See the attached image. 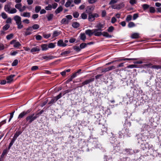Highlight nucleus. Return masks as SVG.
Masks as SVG:
<instances>
[{
    "label": "nucleus",
    "mask_w": 161,
    "mask_h": 161,
    "mask_svg": "<svg viewBox=\"0 0 161 161\" xmlns=\"http://www.w3.org/2000/svg\"><path fill=\"white\" fill-rule=\"evenodd\" d=\"M12 3L10 2L7 3L5 5L4 7V10L7 12H8L9 14H13L16 13L17 12V10L15 8H12L10 9L11 8V5Z\"/></svg>",
    "instance_id": "1"
},
{
    "label": "nucleus",
    "mask_w": 161,
    "mask_h": 161,
    "mask_svg": "<svg viewBox=\"0 0 161 161\" xmlns=\"http://www.w3.org/2000/svg\"><path fill=\"white\" fill-rule=\"evenodd\" d=\"M105 26V23L104 22H99L97 24L96 27L97 29H95V30H97V33L95 34V36H101V31H102V29Z\"/></svg>",
    "instance_id": "2"
},
{
    "label": "nucleus",
    "mask_w": 161,
    "mask_h": 161,
    "mask_svg": "<svg viewBox=\"0 0 161 161\" xmlns=\"http://www.w3.org/2000/svg\"><path fill=\"white\" fill-rule=\"evenodd\" d=\"M21 19V18L18 15H15L14 17V19L17 25V27L19 29H21L23 27V25L22 24Z\"/></svg>",
    "instance_id": "3"
},
{
    "label": "nucleus",
    "mask_w": 161,
    "mask_h": 161,
    "mask_svg": "<svg viewBox=\"0 0 161 161\" xmlns=\"http://www.w3.org/2000/svg\"><path fill=\"white\" fill-rule=\"evenodd\" d=\"M99 16V14L97 13L89 14L88 15V19L90 22H92L95 20L96 18H98Z\"/></svg>",
    "instance_id": "4"
},
{
    "label": "nucleus",
    "mask_w": 161,
    "mask_h": 161,
    "mask_svg": "<svg viewBox=\"0 0 161 161\" xmlns=\"http://www.w3.org/2000/svg\"><path fill=\"white\" fill-rule=\"evenodd\" d=\"M10 44H13L14 47L17 48H19V47L21 46V44L18 42H16L15 40H13L10 42Z\"/></svg>",
    "instance_id": "5"
},
{
    "label": "nucleus",
    "mask_w": 161,
    "mask_h": 161,
    "mask_svg": "<svg viewBox=\"0 0 161 161\" xmlns=\"http://www.w3.org/2000/svg\"><path fill=\"white\" fill-rule=\"evenodd\" d=\"M97 30H95V29L92 30L88 29L85 31V33L89 36H92L93 34L95 36V34L97 33Z\"/></svg>",
    "instance_id": "6"
},
{
    "label": "nucleus",
    "mask_w": 161,
    "mask_h": 161,
    "mask_svg": "<svg viewBox=\"0 0 161 161\" xmlns=\"http://www.w3.org/2000/svg\"><path fill=\"white\" fill-rule=\"evenodd\" d=\"M34 114H31L26 118V121H28L29 123H32L34 120L36 119V117H34Z\"/></svg>",
    "instance_id": "7"
},
{
    "label": "nucleus",
    "mask_w": 161,
    "mask_h": 161,
    "mask_svg": "<svg viewBox=\"0 0 161 161\" xmlns=\"http://www.w3.org/2000/svg\"><path fill=\"white\" fill-rule=\"evenodd\" d=\"M30 111L31 110L30 109L26 111H23L19 115L18 117V118L21 119L25 115L29 114L30 112Z\"/></svg>",
    "instance_id": "8"
},
{
    "label": "nucleus",
    "mask_w": 161,
    "mask_h": 161,
    "mask_svg": "<svg viewBox=\"0 0 161 161\" xmlns=\"http://www.w3.org/2000/svg\"><path fill=\"white\" fill-rule=\"evenodd\" d=\"M94 8L92 6H88L87 7L86 9V12L89 14H92V12L93 11Z\"/></svg>",
    "instance_id": "9"
},
{
    "label": "nucleus",
    "mask_w": 161,
    "mask_h": 161,
    "mask_svg": "<svg viewBox=\"0 0 161 161\" xmlns=\"http://www.w3.org/2000/svg\"><path fill=\"white\" fill-rule=\"evenodd\" d=\"M15 76L14 75H11L8 76L6 78L7 82L9 83L12 81L13 80V78Z\"/></svg>",
    "instance_id": "10"
},
{
    "label": "nucleus",
    "mask_w": 161,
    "mask_h": 161,
    "mask_svg": "<svg viewBox=\"0 0 161 161\" xmlns=\"http://www.w3.org/2000/svg\"><path fill=\"white\" fill-rule=\"evenodd\" d=\"M94 80L95 78H91L90 79L86 80H85L84 81L82 82V84L83 85H87L94 81Z\"/></svg>",
    "instance_id": "11"
},
{
    "label": "nucleus",
    "mask_w": 161,
    "mask_h": 161,
    "mask_svg": "<svg viewBox=\"0 0 161 161\" xmlns=\"http://www.w3.org/2000/svg\"><path fill=\"white\" fill-rule=\"evenodd\" d=\"M32 29L31 27H29L26 29V31L25 32V35L27 36L31 34L32 33Z\"/></svg>",
    "instance_id": "12"
},
{
    "label": "nucleus",
    "mask_w": 161,
    "mask_h": 161,
    "mask_svg": "<svg viewBox=\"0 0 161 161\" xmlns=\"http://www.w3.org/2000/svg\"><path fill=\"white\" fill-rule=\"evenodd\" d=\"M137 58H122L120 59L117 60V61H118V62H120L122 61L137 60Z\"/></svg>",
    "instance_id": "13"
},
{
    "label": "nucleus",
    "mask_w": 161,
    "mask_h": 161,
    "mask_svg": "<svg viewBox=\"0 0 161 161\" xmlns=\"http://www.w3.org/2000/svg\"><path fill=\"white\" fill-rule=\"evenodd\" d=\"M58 45L60 47H65L66 46V44L63 42L62 40H60L58 42Z\"/></svg>",
    "instance_id": "14"
},
{
    "label": "nucleus",
    "mask_w": 161,
    "mask_h": 161,
    "mask_svg": "<svg viewBox=\"0 0 161 161\" xmlns=\"http://www.w3.org/2000/svg\"><path fill=\"white\" fill-rule=\"evenodd\" d=\"M20 15L22 16L26 17H30V13L29 12H25L20 14Z\"/></svg>",
    "instance_id": "15"
},
{
    "label": "nucleus",
    "mask_w": 161,
    "mask_h": 161,
    "mask_svg": "<svg viewBox=\"0 0 161 161\" xmlns=\"http://www.w3.org/2000/svg\"><path fill=\"white\" fill-rule=\"evenodd\" d=\"M40 51V49L39 47L37 46L36 47H34L32 48L31 49V52L33 53H35V52H38Z\"/></svg>",
    "instance_id": "16"
},
{
    "label": "nucleus",
    "mask_w": 161,
    "mask_h": 161,
    "mask_svg": "<svg viewBox=\"0 0 161 161\" xmlns=\"http://www.w3.org/2000/svg\"><path fill=\"white\" fill-rule=\"evenodd\" d=\"M22 132L21 131H17L14 134L13 137L14 139H16L22 133Z\"/></svg>",
    "instance_id": "17"
},
{
    "label": "nucleus",
    "mask_w": 161,
    "mask_h": 161,
    "mask_svg": "<svg viewBox=\"0 0 161 161\" xmlns=\"http://www.w3.org/2000/svg\"><path fill=\"white\" fill-rule=\"evenodd\" d=\"M101 35H102L103 36L107 37H109V38L112 37V36L110 35H109L107 32H101Z\"/></svg>",
    "instance_id": "18"
},
{
    "label": "nucleus",
    "mask_w": 161,
    "mask_h": 161,
    "mask_svg": "<svg viewBox=\"0 0 161 161\" xmlns=\"http://www.w3.org/2000/svg\"><path fill=\"white\" fill-rule=\"evenodd\" d=\"M60 33L58 31H54L52 35V37L53 38L58 36V35L60 34Z\"/></svg>",
    "instance_id": "19"
},
{
    "label": "nucleus",
    "mask_w": 161,
    "mask_h": 161,
    "mask_svg": "<svg viewBox=\"0 0 161 161\" xmlns=\"http://www.w3.org/2000/svg\"><path fill=\"white\" fill-rule=\"evenodd\" d=\"M152 64L151 63L144 64L142 65V67L145 68H151Z\"/></svg>",
    "instance_id": "20"
},
{
    "label": "nucleus",
    "mask_w": 161,
    "mask_h": 161,
    "mask_svg": "<svg viewBox=\"0 0 161 161\" xmlns=\"http://www.w3.org/2000/svg\"><path fill=\"white\" fill-rule=\"evenodd\" d=\"M42 58L43 59H52L55 58V57L52 56H47L46 55L42 56Z\"/></svg>",
    "instance_id": "21"
},
{
    "label": "nucleus",
    "mask_w": 161,
    "mask_h": 161,
    "mask_svg": "<svg viewBox=\"0 0 161 161\" xmlns=\"http://www.w3.org/2000/svg\"><path fill=\"white\" fill-rule=\"evenodd\" d=\"M42 50L43 51H46L48 49V46L46 44H43L41 45Z\"/></svg>",
    "instance_id": "22"
},
{
    "label": "nucleus",
    "mask_w": 161,
    "mask_h": 161,
    "mask_svg": "<svg viewBox=\"0 0 161 161\" xmlns=\"http://www.w3.org/2000/svg\"><path fill=\"white\" fill-rule=\"evenodd\" d=\"M63 10V8L61 6L59 7L55 11V13L56 14L59 13L62 11Z\"/></svg>",
    "instance_id": "23"
},
{
    "label": "nucleus",
    "mask_w": 161,
    "mask_h": 161,
    "mask_svg": "<svg viewBox=\"0 0 161 161\" xmlns=\"http://www.w3.org/2000/svg\"><path fill=\"white\" fill-rule=\"evenodd\" d=\"M73 1V0H68V1L66 2L65 4V6L66 7H69Z\"/></svg>",
    "instance_id": "24"
},
{
    "label": "nucleus",
    "mask_w": 161,
    "mask_h": 161,
    "mask_svg": "<svg viewBox=\"0 0 161 161\" xmlns=\"http://www.w3.org/2000/svg\"><path fill=\"white\" fill-rule=\"evenodd\" d=\"M131 37L132 38H137L139 37V34L138 33H134L132 34Z\"/></svg>",
    "instance_id": "25"
},
{
    "label": "nucleus",
    "mask_w": 161,
    "mask_h": 161,
    "mask_svg": "<svg viewBox=\"0 0 161 161\" xmlns=\"http://www.w3.org/2000/svg\"><path fill=\"white\" fill-rule=\"evenodd\" d=\"M79 26L80 24L77 22H74L73 23L72 25V26L75 28H77Z\"/></svg>",
    "instance_id": "26"
},
{
    "label": "nucleus",
    "mask_w": 161,
    "mask_h": 161,
    "mask_svg": "<svg viewBox=\"0 0 161 161\" xmlns=\"http://www.w3.org/2000/svg\"><path fill=\"white\" fill-rule=\"evenodd\" d=\"M70 71V69H68L67 70H65L64 71L61 72L60 74L62 75V76H64L66 75V72H69Z\"/></svg>",
    "instance_id": "27"
},
{
    "label": "nucleus",
    "mask_w": 161,
    "mask_h": 161,
    "mask_svg": "<svg viewBox=\"0 0 161 161\" xmlns=\"http://www.w3.org/2000/svg\"><path fill=\"white\" fill-rule=\"evenodd\" d=\"M22 7V4L21 3H17L16 4L15 6V8L18 9L20 12V10L21 9V7Z\"/></svg>",
    "instance_id": "28"
},
{
    "label": "nucleus",
    "mask_w": 161,
    "mask_h": 161,
    "mask_svg": "<svg viewBox=\"0 0 161 161\" xmlns=\"http://www.w3.org/2000/svg\"><path fill=\"white\" fill-rule=\"evenodd\" d=\"M86 36L84 33H81L80 34V39L83 40L85 41L86 39Z\"/></svg>",
    "instance_id": "29"
},
{
    "label": "nucleus",
    "mask_w": 161,
    "mask_h": 161,
    "mask_svg": "<svg viewBox=\"0 0 161 161\" xmlns=\"http://www.w3.org/2000/svg\"><path fill=\"white\" fill-rule=\"evenodd\" d=\"M87 45V44L86 43H81L80 45V49H83L85 48Z\"/></svg>",
    "instance_id": "30"
},
{
    "label": "nucleus",
    "mask_w": 161,
    "mask_h": 161,
    "mask_svg": "<svg viewBox=\"0 0 161 161\" xmlns=\"http://www.w3.org/2000/svg\"><path fill=\"white\" fill-rule=\"evenodd\" d=\"M69 22V20L66 18H64L62 19L61 23L62 24H68Z\"/></svg>",
    "instance_id": "31"
},
{
    "label": "nucleus",
    "mask_w": 161,
    "mask_h": 161,
    "mask_svg": "<svg viewBox=\"0 0 161 161\" xmlns=\"http://www.w3.org/2000/svg\"><path fill=\"white\" fill-rule=\"evenodd\" d=\"M40 27L39 25L38 24H35L33 25L31 27L33 30H36L38 29Z\"/></svg>",
    "instance_id": "32"
},
{
    "label": "nucleus",
    "mask_w": 161,
    "mask_h": 161,
    "mask_svg": "<svg viewBox=\"0 0 161 161\" xmlns=\"http://www.w3.org/2000/svg\"><path fill=\"white\" fill-rule=\"evenodd\" d=\"M73 49L77 52H79L81 51L80 47L76 46H74L73 47Z\"/></svg>",
    "instance_id": "33"
},
{
    "label": "nucleus",
    "mask_w": 161,
    "mask_h": 161,
    "mask_svg": "<svg viewBox=\"0 0 161 161\" xmlns=\"http://www.w3.org/2000/svg\"><path fill=\"white\" fill-rule=\"evenodd\" d=\"M8 152V150L7 149H4L1 155V157L3 158L5 155H6Z\"/></svg>",
    "instance_id": "34"
},
{
    "label": "nucleus",
    "mask_w": 161,
    "mask_h": 161,
    "mask_svg": "<svg viewBox=\"0 0 161 161\" xmlns=\"http://www.w3.org/2000/svg\"><path fill=\"white\" fill-rule=\"evenodd\" d=\"M136 68H137V66L135 64L130 65L127 66V68L128 69H132Z\"/></svg>",
    "instance_id": "35"
},
{
    "label": "nucleus",
    "mask_w": 161,
    "mask_h": 161,
    "mask_svg": "<svg viewBox=\"0 0 161 161\" xmlns=\"http://www.w3.org/2000/svg\"><path fill=\"white\" fill-rule=\"evenodd\" d=\"M53 17V14H50L47 16V18L48 21L51 20Z\"/></svg>",
    "instance_id": "36"
},
{
    "label": "nucleus",
    "mask_w": 161,
    "mask_h": 161,
    "mask_svg": "<svg viewBox=\"0 0 161 161\" xmlns=\"http://www.w3.org/2000/svg\"><path fill=\"white\" fill-rule=\"evenodd\" d=\"M57 100L55 97L53 98L48 103L49 104H53L54 103H55L56 101Z\"/></svg>",
    "instance_id": "37"
},
{
    "label": "nucleus",
    "mask_w": 161,
    "mask_h": 161,
    "mask_svg": "<svg viewBox=\"0 0 161 161\" xmlns=\"http://www.w3.org/2000/svg\"><path fill=\"white\" fill-rule=\"evenodd\" d=\"M41 7L40 6H37L35 8V11L36 13H38L41 10Z\"/></svg>",
    "instance_id": "38"
},
{
    "label": "nucleus",
    "mask_w": 161,
    "mask_h": 161,
    "mask_svg": "<svg viewBox=\"0 0 161 161\" xmlns=\"http://www.w3.org/2000/svg\"><path fill=\"white\" fill-rule=\"evenodd\" d=\"M142 6L144 10H146L149 7V6L147 4H143L142 5Z\"/></svg>",
    "instance_id": "39"
},
{
    "label": "nucleus",
    "mask_w": 161,
    "mask_h": 161,
    "mask_svg": "<svg viewBox=\"0 0 161 161\" xmlns=\"http://www.w3.org/2000/svg\"><path fill=\"white\" fill-rule=\"evenodd\" d=\"M10 25L8 24H6L3 27V31L7 30L10 27Z\"/></svg>",
    "instance_id": "40"
},
{
    "label": "nucleus",
    "mask_w": 161,
    "mask_h": 161,
    "mask_svg": "<svg viewBox=\"0 0 161 161\" xmlns=\"http://www.w3.org/2000/svg\"><path fill=\"white\" fill-rule=\"evenodd\" d=\"M80 17L83 19H85L87 18V15L85 13H83L81 14Z\"/></svg>",
    "instance_id": "41"
},
{
    "label": "nucleus",
    "mask_w": 161,
    "mask_h": 161,
    "mask_svg": "<svg viewBox=\"0 0 161 161\" xmlns=\"http://www.w3.org/2000/svg\"><path fill=\"white\" fill-rule=\"evenodd\" d=\"M101 130L103 133L106 132L107 130V128L104 125H102L101 127Z\"/></svg>",
    "instance_id": "42"
},
{
    "label": "nucleus",
    "mask_w": 161,
    "mask_h": 161,
    "mask_svg": "<svg viewBox=\"0 0 161 161\" xmlns=\"http://www.w3.org/2000/svg\"><path fill=\"white\" fill-rule=\"evenodd\" d=\"M13 34L12 33L6 36V39L8 40H9L13 37Z\"/></svg>",
    "instance_id": "43"
},
{
    "label": "nucleus",
    "mask_w": 161,
    "mask_h": 161,
    "mask_svg": "<svg viewBox=\"0 0 161 161\" xmlns=\"http://www.w3.org/2000/svg\"><path fill=\"white\" fill-rule=\"evenodd\" d=\"M1 16L2 18L4 19L7 18V15L4 12H2L1 13Z\"/></svg>",
    "instance_id": "44"
},
{
    "label": "nucleus",
    "mask_w": 161,
    "mask_h": 161,
    "mask_svg": "<svg viewBox=\"0 0 161 161\" xmlns=\"http://www.w3.org/2000/svg\"><path fill=\"white\" fill-rule=\"evenodd\" d=\"M70 53V52L69 51H64L61 53V55L62 56H65L67 54H69Z\"/></svg>",
    "instance_id": "45"
},
{
    "label": "nucleus",
    "mask_w": 161,
    "mask_h": 161,
    "mask_svg": "<svg viewBox=\"0 0 161 161\" xmlns=\"http://www.w3.org/2000/svg\"><path fill=\"white\" fill-rule=\"evenodd\" d=\"M135 26V24L134 23L130 22L129 23L128 25V26L129 28H132Z\"/></svg>",
    "instance_id": "46"
},
{
    "label": "nucleus",
    "mask_w": 161,
    "mask_h": 161,
    "mask_svg": "<svg viewBox=\"0 0 161 161\" xmlns=\"http://www.w3.org/2000/svg\"><path fill=\"white\" fill-rule=\"evenodd\" d=\"M73 15L74 18H77L79 16V13L77 12H75L73 13Z\"/></svg>",
    "instance_id": "47"
},
{
    "label": "nucleus",
    "mask_w": 161,
    "mask_h": 161,
    "mask_svg": "<svg viewBox=\"0 0 161 161\" xmlns=\"http://www.w3.org/2000/svg\"><path fill=\"white\" fill-rule=\"evenodd\" d=\"M18 63V60L17 59H15L14 60L12 64V65L13 66H16Z\"/></svg>",
    "instance_id": "48"
},
{
    "label": "nucleus",
    "mask_w": 161,
    "mask_h": 161,
    "mask_svg": "<svg viewBox=\"0 0 161 161\" xmlns=\"http://www.w3.org/2000/svg\"><path fill=\"white\" fill-rule=\"evenodd\" d=\"M55 47V44L52 43H49L48 46V48H53Z\"/></svg>",
    "instance_id": "49"
},
{
    "label": "nucleus",
    "mask_w": 161,
    "mask_h": 161,
    "mask_svg": "<svg viewBox=\"0 0 161 161\" xmlns=\"http://www.w3.org/2000/svg\"><path fill=\"white\" fill-rule=\"evenodd\" d=\"M45 9L47 10H50L52 8V6L51 4H48L47 6L45 7Z\"/></svg>",
    "instance_id": "50"
},
{
    "label": "nucleus",
    "mask_w": 161,
    "mask_h": 161,
    "mask_svg": "<svg viewBox=\"0 0 161 161\" xmlns=\"http://www.w3.org/2000/svg\"><path fill=\"white\" fill-rule=\"evenodd\" d=\"M149 12L151 13H154L155 12V9L154 7H151L149 8Z\"/></svg>",
    "instance_id": "51"
},
{
    "label": "nucleus",
    "mask_w": 161,
    "mask_h": 161,
    "mask_svg": "<svg viewBox=\"0 0 161 161\" xmlns=\"http://www.w3.org/2000/svg\"><path fill=\"white\" fill-rule=\"evenodd\" d=\"M62 96V93L61 92L60 93L58 96L55 97V98H56L57 100H58L59 99H60Z\"/></svg>",
    "instance_id": "52"
},
{
    "label": "nucleus",
    "mask_w": 161,
    "mask_h": 161,
    "mask_svg": "<svg viewBox=\"0 0 161 161\" xmlns=\"http://www.w3.org/2000/svg\"><path fill=\"white\" fill-rule=\"evenodd\" d=\"M114 30V28L112 26H110L108 29V32H112Z\"/></svg>",
    "instance_id": "53"
},
{
    "label": "nucleus",
    "mask_w": 161,
    "mask_h": 161,
    "mask_svg": "<svg viewBox=\"0 0 161 161\" xmlns=\"http://www.w3.org/2000/svg\"><path fill=\"white\" fill-rule=\"evenodd\" d=\"M5 48V47L3 44L2 43H0V51L4 50Z\"/></svg>",
    "instance_id": "54"
},
{
    "label": "nucleus",
    "mask_w": 161,
    "mask_h": 161,
    "mask_svg": "<svg viewBox=\"0 0 161 161\" xmlns=\"http://www.w3.org/2000/svg\"><path fill=\"white\" fill-rule=\"evenodd\" d=\"M118 0H111L109 2V4L112 5L114 4L115 3L118 2Z\"/></svg>",
    "instance_id": "55"
},
{
    "label": "nucleus",
    "mask_w": 161,
    "mask_h": 161,
    "mask_svg": "<svg viewBox=\"0 0 161 161\" xmlns=\"http://www.w3.org/2000/svg\"><path fill=\"white\" fill-rule=\"evenodd\" d=\"M132 19V16L130 15H127L126 18V20L127 21H129L130 20Z\"/></svg>",
    "instance_id": "56"
},
{
    "label": "nucleus",
    "mask_w": 161,
    "mask_h": 161,
    "mask_svg": "<svg viewBox=\"0 0 161 161\" xmlns=\"http://www.w3.org/2000/svg\"><path fill=\"white\" fill-rule=\"evenodd\" d=\"M12 22V19L11 18L9 17L6 20V23L7 24L8 23H11Z\"/></svg>",
    "instance_id": "57"
},
{
    "label": "nucleus",
    "mask_w": 161,
    "mask_h": 161,
    "mask_svg": "<svg viewBox=\"0 0 161 161\" xmlns=\"http://www.w3.org/2000/svg\"><path fill=\"white\" fill-rule=\"evenodd\" d=\"M136 0H130L129 3L131 5H133L136 3Z\"/></svg>",
    "instance_id": "58"
},
{
    "label": "nucleus",
    "mask_w": 161,
    "mask_h": 161,
    "mask_svg": "<svg viewBox=\"0 0 161 161\" xmlns=\"http://www.w3.org/2000/svg\"><path fill=\"white\" fill-rule=\"evenodd\" d=\"M36 38L37 40H40L42 39V37L40 35H37L36 36Z\"/></svg>",
    "instance_id": "59"
},
{
    "label": "nucleus",
    "mask_w": 161,
    "mask_h": 161,
    "mask_svg": "<svg viewBox=\"0 0 161 161\" xmlns=\"http://www.w3.org/2000/svg\"><path fill=\"white\" fill-rule=\"evenodd\" d=\"M51 34H44L43 35V36L45 38H48L51 36Z\"/></svg>",
    "instance_id": "60"
},
{
    "label": "nucleus",
    "mask_w": 161,
    "mask_h": 161,
    "mask_svg": "<svg viewBox=\"0 0 161 161\" xmlns=\"http://www.w3.org/2000/svg\"><path fill=\"white\" fill-rule=\"evenodd\" d=\"M14 112H15V111H14V112H12L10 114V117L9 119L8 122H9L10 121V120H11V119L13 118Z\"/></svg>",
    "instance_id": "61"
},
{
    "label": "nucleus",
    "mask_w": 161,
    "mask_h": 161,
    "mask_svg": "<svg viewBox=\"0 0 161 161\" xmlns=\"http://www.w3.org/2000/svg\"><path fill=\"white\" fill-rule=\"evenodd\" d=\"M38 69V67L37 66H33L31 68V70L32 71H34L37 70Z\"/></svg>",
    "instance_id": "62"
},
{
    "label": "nucleus",
    "mask_w": 161,
    "mask_h": 161,
    "mask_svg": "<svg viewBox=\"0 0 161 161\" xmlns=\"http://www.w3.org/2000/svg\"><path fill=\"white\" fill-rule=\"evenodd\" d=\"M58 4L57 3H53L52 5V7L53 8V9H55L58 6Z\"/></svg>",
    "instance_id": "63"
},
{
    "label": "nucleus",
    "mask_w": 161,
    "mask_h": 161,
    "mask_svg": "<svg viewBox=\"0 0 161 161\" xmlns=\"http://www.w3.org/2000/svg\"><path fill=\"white\" fill-rule=\"evenodd\" d=\"M116 21V19L115 17H113L111 19V22L112 23H114Z\"/></svg>",
    "instance_id": "64"
}]
</instances>
